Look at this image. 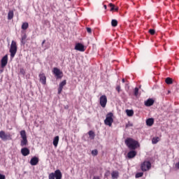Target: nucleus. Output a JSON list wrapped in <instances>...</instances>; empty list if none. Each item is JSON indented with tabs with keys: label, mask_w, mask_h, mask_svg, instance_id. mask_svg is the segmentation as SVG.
Segmentation results:
<instances>
[{
	"label": "nucleus",
	"mask_w": 179,
	"mask_h": 179,
	"mask_svg": "<svg viewBox=\"0 0 179 179\" xmlns=\"http://www.w3.org/2000/svg\"><path fill=\"white\" fill-rule=\"evenodd\" d=\"M69 1H71V0H69Z\"/></svg>",
	"instance_id": "nucleus-43"
},
{
	"label": "nucleus",
	"mask_w": 179,
	"mask_h": 179,
	"mask_svg": "<svg viewBox=\"0 0 179 179\" xmlns=\"http://www.w3.org/2000/svg\"><path fill=\"white\" fill-rule=\"evenodd\" d=\"M166 85H173V78L168 77L165 80Z\"/></svg>",
	"instance_id": "nucleus-23"
},
{
	"label": "nucleus",
	"mask_w": 179,
	"mask_h": 179,
	"mask_svg": "<svg viewBox=\"0 0 179 179\" xmlns=\"http://www.w3.org/2000/svg\"><path fill=\"white\" fill-rule=\"evenodd\" d=\"M45 43V40H43V42H42V46L44 45V43Z\"/></svg>",
	"instance_id": "nucleus-39"
},
{
	"label": "nucleus",
	"mask_w": 179,
	"mask_h": 179,
	"mask_svg": "<svg viewBox=\"0 0 179 179\" xmlns=\"http://www.w3.org/2000/svg\"><path fill=\"white\" fill-rule=\"evenodd\" d=\"M143 176V172H139L136 174V178H141Z\"/></svg>",
	"instance_id": "nucleus-29"
},
{
	"label": "nucleus",
	"mask_w": 179,
	"mask_h": 179,
	"mask_svg": "<svg viewBox=\"0 0 179 179\" xmlns=\"http://www.w3.org/2000/svg\"><path fill=\"white\" fill-rule=\"evenodd\" d=\"M28 28H29V23L27 22L22 23V30H27Z\"/></svg>",
	"instance_id": "nucleus-25"
},
{
	"label": "nucleus",
	"mask_w": 179,
	"mask_h": 179,
	"mask_svg": "<svg viewBox=\"0 0 179 179\" xmlns=\"http://www.w3.org/2000/svg\"><path fill=\"white\" fill-rule=\"evenodd\" d=\"M20 73H22V75H24V73H26V72L24 71V69H20Z\"/></svg>",
	"instance_id": "nucleus-33"
},
{
	"label": "nucleus",
	"mask_w": 179,
	"mask_h": 179,
	"mask_svg": "<svg viewBox=\"0 0 179 179\" xmlns=\"http://www.w3.org/2000/svg\"><path fill=\"white\" fill-rule=\"evenodd\" d=\"M117 24H118V22L116 20H112L111 25L113 26V27H116Z\"/></svg>",
	"instance_id": "nucleus-28"
},
{
	"label": "nucleus",
	"mask_w": 179,
	"mask_h": 179,
	"mask_svg": "<svg viewBox=\"0 0 179 179\" xmlns=\"http://www.w3.org/2000/svg\"><path fill=\"white\" fill-rule=\"evenodd\" d=\"M136 156V152L134 150L129 152L127 154V157H129V159H133V157H135Z\"/></svg>",
	"instance_id": "nucleus-17"
},
{
	"label": "nucleus",
	"mask_w": 179,
	"mask_h": 179,
	"mask_svg": "<svg viewBox=\"0 0 179 179\" xmlns=\"http://www.w3.org/2000/svg\"><path fill=\"white\" fill-rule=\"evenodd\" d=\"M100 105L104 108L107 105V96L106 95H102L100 99Z\"/></svg>",
	"instance_id": "nucleus-8"
},
{
	"label": "nucleus",
	"mask_w": 179,
	"mask_h": 179,
	"mask_svg": "<svg viewBox=\"0 0 179 179\" xmlns=\"http://www.w3.org/2000/svg\"><path fill=\"white\" fill-rule=\"evenodd\" d=\"M109 6L110 8L111 12H117L118 11V7H116L114 4L110 3H109Z\"/></svg>",
	"instance_id": "nucleus-19"
},
{
	"label": "nucleus",
	"mask_w": 179,
	"mask_h": 179,
	"mask_svg": "<svg viewBox=\"0 0 179 179\" xmlns=\"http://www.w3.org/2000/svg\"><path fill=\"white\" fill-rule=\"evenodd\" d=\"M0 179H5V176L0 173Z\"/></svg>",
	"instance_id": "nucleus-36"
},
{
	"label": "nucleus",
	"mask_w": 179,
	"mask_h": 179,
	"mask_svg": "<svg viewBox=\"0 0 179 179\" xmlns=\"http://www.w3.org/2000/svg\"><path fill=\"white\" fill-rule=\"evenodd\" d=\"M58 142H59V136H57L53 139V145L55 148H57V146H58Z\"/></svg>",
	"instance_id": "nucleus-20"
},
{
	"label": "nucleus",
	"mask_w": 179,
	"mask_h": 179,
	"mask_svg": "<svg viewBox=\"0 0 179 179\" xmlns=\"http://www.w3.org/2000/svg\"><path fill=\"white\" fill-rule=\"evenodd\" d=\"M160 141V138L159 137H154L152 139V143H153V145H156V143H157V142H159Z\"/></svg>",
	"instance_id": "nucleus-24"
},
{
	"label": "nucleus",
	"mask_w": 179,
	"mask_h": 179,
	"mask_svg": "<svg viewBox=\"0 0 179 179\" xmlns=\"http://www.w3.org/2000/svg\"><path fill=\"white\" fill-rule=\"evenodd\" d=\"M0 72H1V73H2V72H3V71H2V70H0Z\"/></svg>",
	"instance_id": "nucleus-42"
},
{
	"label": "nucleus",
	"mask_w": 179,
	"mask_h": 179,
	"mask_svg": "<svg viewBox=\"0 0 179 179\" xmlns=\"http://www.w3.org/2000/svg\"><path fill=\"white\" fill-rule=\"evenodd\" d=\"M14 13L13 10H10L8 13V20H12L13 19Z\"/></svg>",
	"instance_id": "nucleus-22"
},
{
	"label": "nucleus",
	"mask_w": 179,
	"mask_h": 179,
	"mask_svg": "<svg viewBox=\"0 0 179 179\" xmlns=\"http://www.w3.org/2000/svg\"><path fill=\"white\" fill-rule=\"evenodd\" d=\"M0 138L2 139V141H9V139H11L10 138V134H6L3 131H0Z\"/></svg>",
	"instance_id": "nucleus-7"
},
{
	"label": "nucleus",
	"mask_w": 179,
	"mask_h": 179,
	"mask_svg": "<svg viewBox=\"0 0 179 179\" xmlns=\"http://www.w3.org/2000/svg\"><path fill=\"white\" fill-rule=\"evenodd\" d=\"M103 8H104V9H107V6H106V5H104V6H103Z\"/></svg>",
	"instance_id": "nucleus-41"
},
{
	"label": "nucleus",
	"mask_w": 179,
	"mask_h": 179,
	"mask_svg": "<svg viewBox=\"0 0 179 179\" xmlns=\"http://www.w3.org/2000/svg\"><path fill=\"white\" fill-rule=\"evenodd\" d=\"M87 33H90V34L92 33V29L87 27Z\"/></svg>",
	"instance_id": "nucleus-35"
},
{
	"label": "nucleus",
	"mask_w": 179,
	"mask_h": 179,
	"mask_svg": "<svg viewBox=\"0 0 179 179\" xmlns=\"http://www.w3.org/2000/svg\"><path fill=\"white\" fill-rule=\"evenodd\" d=\"M152 164L149 161H145L143 163L141 164L142 171H148V170H150Z\"/></svg>",
	"instance_id": "nucleus-6"
},
{
	"label": "nucleus",
	"mask_w": 179,
	"mask_h": 179,
	"mask_svg": "<svg viewBox=\"0 0 179 179\" xmlns=\"http://www.w3.org/2000/svg\"><path fill=\"white\" fill-rule=\"evenodd\" d=\"M31 166H37L38 164V157H34L30 161Z\"/></svg>",
	"instance_id": "nucleus-16"
},
{
	"label": "nucleus",
	"mask_w": 179,
	"mask_h": 179,
	"mask_svg": "<svg viewBox=\"0 0 179 179\" xmlns=\"http://www.w3.org/2000/svg\"><path fill=\"white\" fill-rule=\"evenodd\" d=\"M153 122H155V120H153V118H149L146 120V124L148 127H152L153 125Z\"/></svg>",
	"instance_id": "nucleus-21"
},
{
	"label": "nucleus",
	"mask_w": 179,
	"mask_h": 179,
	"mask_svg": "<svg viewBox=\"0 0 179 179\" xmlns=\"http://www.w3.org/2000/svg\"><path fill=\"white\" fill-rule=\"evenodd\" d=\"M62 179V173L59 169H57L55 173H51L49 175V179Z\"/></svg>",
	"instance_id": "nucleus-5"
},
{
	"label": "nucleus",
	"mask_w": 179,
	"mask_h": 179,
	"mask_svg": "<svg viewBox=\"0 0 179 179\" xmlns=\"http://www.w3.org/2000/svg\"><path fill=\"white\" fill-rule=\"evenodd\" d=\"M22 40H26V35H24V36H23L22 37Z\"/></svg>",
	"instance_id": "nucleus-38"
},
{
	"label": "nucleus",
	"mask_w": 179,
	"mask_h": 179,
	"mask_svg": "<svg viewBox=\"0 0 179 179\" xmlns=\"http://www.w3.org/2000/svg\"><path fill=\"white\" fill-rule=\"evenodd\" d=\"M75 50L83 52H85V45H83L82 43H77L75 46Z\"/></svg>",
	"instance_id": "nucleus-11"
},
{
	"label": "nucleus",
	"mask_w": 179,
	"mask_h": 179,
	"mask_svg": "<svg viewBox=\"0 0 179 179\" xmlns=\"http://www.w3.org/2000/svg\"><path fill=\"white\" fill-rule=\"evenodd\" d=\"M16 52H17V45H16V41H12L10 48V58H15V55H16Z\"/></svg>",
	"instance_id": "nucleus-3"
},
{
	"label": "nucleus",
	"mask_w": 179,
	"mask_h": 179,
	"mask_svg": "<svg viewBox=\"0 0 179 179\" xmlns=\"http://www.w3.org/2000/svg\"><path fill=\"white\" fill-rule=\"evenodd\" d=\"M21 153L22 156H29V155H30V150H29L27 148H22Z\"/></svg>",
	"instance_id": "nucleus-15"
},
{
	"label": "nucleus",
	"mask_w": 179,
	"mask_h": 179,
	"mask_svg": "<svg viewBox=\"0 0 179 179\" xmlns=\"http://www.w3.org/2000/svg\"><path fill=\"white\" fill-rule=\"evenodd\" d=\"M126 113L128 117H132V115H134V110H127Z\"/></svg>",
	"instance_id": "nucleus-26"
},
{
	"label": "nucleus",
	"mask_w": 179,
	"mask_h": 179,
	"mask_svg": "<svg viewBox=\"0 0 179 179\" xmlns=\"http://www.w3.org/2000/svg\"><path fill=\"white\" fill-rule=\"evenodd\" d=\"M139 94V89L138 87H136L134 89V96H138Z\"/></svg>",
	"instance_id": "nucleus-31"
},
{
	"label": "nucleus",
	"mask_w": 179,
	"mask_h": 179,
	"mask_svg": "<svg viewBox=\"0 0 179 179\" xmlns=\"http://www.w3.org/2000/svg\"><path fill=\"white\" fill-rule=\"evenodd\" d=\"M98 154H99V151H97V150H93L92 151V156H97Z\"/></svg>",
	"instance_id": "nucleus-30"
},
{
	"label": "nucleus",
	"mask_w": 179,
	"mask_h": 179,
	"mask_svg": "<svg viewBox=\"0 0 179 179\" xmlns=\"http://www.w3.org/2000/svg\"><path fill=\"white\" fill-rule=\"evenodd\" d=\"M125 143L129 149H131V150H135V149H137V148L141 146L139 142L131 138H127L125 140Z\"/></svg>",
	"instance_id": "nucleus-1"
},
{
	"label": "nucleus",
	"mask_w": 179,
	"mask_h": 179,
	"mask_svg": "<svg viewBox=\"0 0 179 179\" xmlns=\"http://www.w3.org/2000/svg\"><path fill=\"white\" fill-rule=\"evenodd\" d=\"M116 90L118 92V93H120V92H121V87L120 85H118L117 87H116Z\"/></svg>",
	"instance_id": "nucleus-34"
},
{
	"label": "nucleus",
	"mask_w": 179,
	"mask_h": 179,
	"mask_svg": "<svg viewBox=\"0 0 179 179\" xmlns=\"http://www.w3.org/2000/svg\"><path fill=\"white\" fill-rule=\"evenodd\" d=\"M112 179H117L120 176V173L117 171H113L111 173Z\"/></svg>",
	"instance_id": "nucleus-18"
},
{
	"label": "nucleus",
	"mask_w": 179,
	"mask_h": 179,
	"mask_svg": "<svg viewBox=\"0 0 179 179\" xmlns=\"http://www.w3.org/2000/svg\"><path fill=\"white\" fill-rule=\"evenodd\" d=\"M39 80L42 85H45L47 83V78L44 73L39 74Z\"/></svg>",
	"instance_id": "nucleus-12"
},
{
	"label": "nucleus",
	"mask_w": 179,
	"mask_h": 179,
	"mask_svg": "<svg viewBox=\"0 0 179 179\" xmlns=\"http://www.w3.org/2000/svg\"><path fill=\"white\" fill-rule=\"evenodd\" d=\"M93 179H100V176H94Z\"/></svg>",
	"instance_id": "nucleus-37"
},
{
	"label": "nucleus",
	"mask_w": 179,
	"mask_h": 179,
	"mask_svg": "<svg viewBox=\"0 0 179 179\" xmlns=\"http://www.w3.org/2000/svg\"><path fill=\"white\" fill-rule=\"evenodd\" d=\"M8 65V55H6L1 60V68H5Z\"/></svg>",
	"instance_id": "nucleus-10"
},
{
	"label": "nucleus",
	"mask_w": 179,
	"mask_h": 179,
	"mask_svg": "<svg viewBox=\"0 0 179 179\" xmlns=\"http://www.w3.org/2000/svg\"><path fill=\"white\" fill-rule=\"evenodd\" d=\"M114 122V114L113 113H108L104 120L105 125H108V127H111L113 123Z\"/></svg>",
	"instance_id": "nucleus-2"
},
{
	"label": "nucleus",
	"mask_w": 179,
	"mask_h": 179,
	"mask_svg": "<svg viewBox=\"0 0 179 179\" xmlns=\"http://www.w3.org/2000/svg\"><path fill=\"white\" fill-rule=\"evenodd\" d=\"M65 85H66V80H65L59 83V88H58V94H61V92H62V89H64V86H65Z\"/></svg>",
	"instance_id": "nucleus-14"
},
{
	"label": "nucleus",
	"mask_w": 179,
	"mask_h": 179,
	"mask_svg": "<svg viewBox=\"0 0 179 179\" xmlns=\"http://www.w3.org/2000/svg\"><path fill=\"white\" fill-rule=\"evenodd\" d=\"M122 83H125V79L123 78V79L122 80Z\"/></svg>",
	"instance_id": "nucleus-40"
},
{
	"label": "nucleus",
	"mask_w": 179,
	"mask_h": 179,
	"mask_svg": "<svg viewBox=\"0 0 179 179\" xmlns=\"http://www.w3.org/2000/svg\"><path fill=\"white\" fill-rule=\"evenodd\" d=\"M88 135L90 138V139H94V132L93 131H90L88 132Z\"/></svg>",
	"instance_id": "nucleus-27"
},
{
	"label": "nucleus",
	"mask_w": 179,
	"mask_h": 179,
	"mask_svg": "<svg viewBox=\"0 0 179 179\" xmlns=\"http://www.w3.org/2000/svg\"><path fill=\"white\" fill-rule=\"evenodd\" d=\"M20 136H21V141H20V146L22 148L24 146H27V135L26 134V131L25 130H22L20 132Z\"/></svg>",
	"instance_id": "nucleus-4"
},
{
	"label": "nucleus",
	"mask_w": 179,
	"mask_h": 179,
	"mask_svg": "<svg viewBox=\"0 0 179 179\" xmlns=\"http://www.w3.org/2000/svg\"><path fill=\"white\" fill-rule=\"evenodd\" d=\"M144 104L146 107H150L155 104V100L153 99H148L147 101H145Z\"/></svg>",
	"instance_id": "nucleus-13"
},
{
	"label": "nucleus",
	"mask_w": 179,
	"mask_h": 179,
	"mask_svg": "<svg viewBox=\"0 0 179 179\" xmlns=\"http://www.w3.org/2000/svg\"><path fill=\"white\" fill-rule=\"evenodd\" d=\"M149 33H150V34L153 35V34H155V29H150L149 30Z\"/></svg>",
	"instance_id": "nucleus-32"
},
{
	"label": "nucleus",
	"mask_w": 179,
	"mask_h": 179,
	"mask_svg": "<svg viewBox=\"0 0 179 179\" xmlns=\"http://www.w3.org/2000/svg\"><path fill=\"white\" fill-rule=\"evenodd\" d=\"M53 73L58 79L62 78V71L57 67L53 69Z\"/></svg>",
	"instance_id": "nucleus-9"
}]
</instances>
